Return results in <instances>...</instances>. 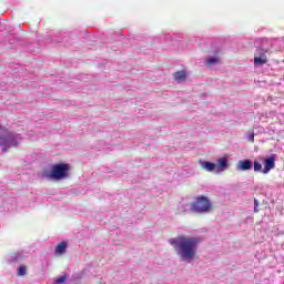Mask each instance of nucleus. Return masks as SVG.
<instances>
[{"mask_svg": "<svg viewBox=\"0 0 284 284\" xmlns=\"http://www.w3.org/2000/svg\"><path fill=\"white\" fill-rule=\"evenodd\" d=\"M215 168L217 172H225L227 170V158H220Z\"/></svg>", "mask_w": 284, "mask_h": 284, "instance_id": "7", "label": "nucleus"}, {"mask_svg": "<svg viewBox=\"0 0 284 284\" xmlns=\"http://www.w3.org/2000/svg\"><path fill=\"white\" fill-rule=\"evenodd\" d=\"M28 272V267H26V265H20L18 267V276H26Z\"/></svg>", "mask_w": 284, "mask_h": 284, "instance_id": "13", "label": "nucleus"}, {"mask_svg": "<svg viewBox=\"0 0 284 284\" xmlns=\"http://www.w3.org/2000/svg\"><path fill=\"white\" fill-rule=\"evenodd\" d=\"M12 139H14V135L9 133L7 136H0V146L4 145L6 148H10L12 145Z\"/></svg>", "mask_w": 284, "mask_h": 284, "instance_id": "9", "label": "nucleus"}, {"mask_svg": "<svg viewBox=\"0 0 284 284\" xmlns=\"http://www.w3.org/2000/svg\"><path fill=\"white\" fill-rule=\"evenodd\" d=\"M211 210L212 202H210V199L204 195L197 196L195 202L191 205V212H194L195 214H205V212H211Z\"/></svg>", "mask_w": 284, "mask_h": 284, "instance_id": "3", "label": "nucleus"}, {"mask_svg": "<svg viewBox=\"0 0 284 284\" xmlns=\"http://www.w3.org/2000/svg\"><path fill=\"white\" fill-rule=\"evenodd\" d=\"M68 281V275H62L60 278L55 280L54 284H63Z\"/></svg>", "mask_w": 284, "mask_h": 284, "instance_id": "15", "label": "nucleus"}, {"mask_svg": "<svg viewBox=\"0 0 284 284\" xmlns=\"http://www.w3.org/2000/svg\"><path fill=\"white\" fill-rule=\"evenodd\" d=\"M237 170H241L242 172H247L252 168V160H240L237 162Z\"/></svg>", "mask_w": 284, "mask_h": 284, "instance_id": "6", "label": "nucleus"}, {"mask_svg": "<svg viewBox=\"0 0 284 284\" xmlns=\"http://www.w3.org/2000/svg\"><path fill=\"white\" fill-rule=\"evenodd\" d=\"M219 63H221V58H219V57L209 58V59L206 60V64L210 65V67L216 65V64H219Z\"/></svg>", "mask_w": 284, "mask_h": 284, "instance_id": "12", "label": "nucleus"}, {"mask_svg": "<svg viewBox=\"0 0 284 284\" xmlns=\"http://www.w3.org/2000/svg\"><path fill=\"white\" fill-rule=\"evenodd\" d=\"M175 81H185L187 74L185 73V71H178L173 74Z\"/></svg>", "mask_w": 284, "mask_h": 284, "instance_id": "11", "label": "nucleus"}, {"mask_svg": "<svg viewBox=\"0 0 284 284\" xmlns=\"http://www.w3.org/2000/svg\"><path fill=\"white\" fill-rule=\"evenodd\" d=\"M274 168H276V155L272 154L264 159V169L262 170V173L270 174V171L274 170Z\"/></svg>", "mask_w": 284, "mask_h": 284, "instance_id": "5", "label": "nucleus"}, {"mask_svg": "<svg viewBox=\"0 0 284 284\" xmlns=\"http://www.w3.org/2000/svg\"><path fill=\"white\" fill-rule=\"evenodd\" d=\"M67 250H68V242H60L55 246V255L62 256V254H65Z\"/></svg>", "mask_w": 284, "mask_h": 284, "instance_id": "8", "label": "nucleus"}, {"mask_svg": "<svg viewBox=\"0 0 284 284\" xmlns=\"http://www.w3.org/2000/svg\"><path fill=\"white\" fill-rule=\"evenodd\" d=\"M180 256L181 261H194L196 248L199 247V239L193 236L179 235L169 241Z\"/></svg>", "mask_w": 284, "mask_h": 284, "instance_id": "1", "label": "nucleus"}, {"mask_svg": "<svg viewBox=\"0 0 284 284\" xmlns=\"http://www.w3.org/2000/svg\"><path fill=\"white\" fill-rule=\"evenodd\" d=\"M270 50H272V44L270 41L263 40L262 44L255 51L254 65H265Z\"/></svg>", "mask_w": 284, "mask_h": 284, "instance_id": "2", "label": "nucleus"}, {"mask_svg": "<svg viewBox=\"0 0 284 284\" xmlns=\"http://www.w3.org/2000/svg\"><path fill=\"white\" fill-rule=\"evenodd\" d=\"M202 168L206 170V172H214L216 170V164L212 162H202Z\"/></svg>", "mask_w": 284, "mask_h": 284, "instance_id": "10", "label": "nucleus"}, {"mask_svg": "<svg viewBox=\"0 0 284 284\" xmlns=\"http://www.w3.org/2000/svg\"><path fill=\"white\" fill-rule=\"evenodd\" d=\"M255 203V212H258V210L256 209L258 206V201L254 200Z\"/></svg>", "mask_w": 284, "mask_h": 284, "instance_id": "16", "label": "nucleus"}, {"mask_svg": "<svg viewBox=\"0 0 284 284\" xmlns=\"http://www.w3.org/2000/svg\"><path fill=\"white\" fill-rule=\"evenodd\" d=\"M250 141H251L252 143H254V134H252V135L250 136Z\"/></svg>", "mask_w": 284, "mask_h": 284, "instance_id": "17", "label": "nucleus"}, {"mask_svg": "<svg viewBox=\"0 0 284 284\" xmlns=\"http://www.w3.org/2000/svg\"><path fill=\"white\" fill-rule=\"evenodd\" d=\"M253 168H254V172H261V170H263V164H261V162L258 161H254Z\"/></svg>", "mask_w": 284, "mask_h": 284, "instance_id": "14", "label": "nucleus"}, {"mask_svg": "<svg viewBox=\"0 0 284 284\" xmlns=\"http://www.w3.org/2000/svg\"><path fill=\"white\" fill-rule=\"evenodd\" d=\"M68 172H70V164L63 162L58 163L51 168L49 178L54 179L55 181H61V179H68Z\"/></svg>", "mask_w": 284, "mask_h": 284, "instance_id": "4", "label": "nucleus"}]
</instances>
